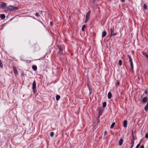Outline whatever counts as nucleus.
I'll return each instance as SVG.
<instances>
[{"mask_svg": "<svg viewBox=\"0 0 148 148\" xmlns=\"http://www.w3.org/2000/svg\"><path fill=\"white\" fill-rule=\"evenodd\" d=\"M134 140H131V144L132 145H134Z\"/></svg>", "mask_w": 148, "mask_h": 148, "instance_id": "27", "label": "nucleus"}, {"mask_svg": "<svg viewBox=\"0 0 148 148\" xmlns=\"http://www.w3.org/2000/svg\"><path fill=\"white\" fill-rule=\"evenodd\" d=\"M36 16H39L40 15H39V14L38 13H36Z\"/></svg>", "mask_w": 148, "mask_h": 148, "instance_id": "30", "label": "nucleus"}, {"mask_svg": "<svg viewBox=\"0 0 148 148\" xmlns=\"http://www.w3.org/2000/svg\"><path fill=\"white\" fill-rule=\"evenodd\" d=\"M145 93H146V94H147V91H145Z\"/></svg>", "mask_w": 148, "mask_h": 148, "instance_id": "43", "label": "nucleus"}, {"mask_svg": "<svg viewBox=\"0 0 148 148\" xmlns=\"http://www.w3.org/2000/svg\"><path fill=\"white\" fill-rule=\"evenodd\" d=\"M6 4L3 2H1L0 4V8H4L6 7Z\"/></svg>", "mask_w": 148, "mask_h": 148, "instance_id": "5", "label": "nucleus"}, {"mask_svg": "<svg viewBox=\"0 0 148 148\" xmlns=\"http://www.w3.org/2000/svg\"><path fill=\"white\" fill-rule=\"evenodd\" d=\"M106 34H107V33H106V32L105 30H104L102 32V37L103 38L104 37H105V36L106 35Z\"/></svg>", "mask_w": 148, "mask_h": 148, "instance_id": "8", "label": "nucleus"}, {"mask_svg": "<svg viewBox=\"0 0 148 148\" xmlns=\"http://www.w3.org/2000/svg\"><path fill=\"white\" fill-rule=\"evenodd\" d=\"M147 58H148V56H147Z\"/></svg>", "mask_w": 148, "mask_h": 148, "instance_id": "46", "label": "nucleus"}, {"mask_svg": "<svg viewBox=\"0 0 148 148\" xmlns=\"http://www.w3.org/2000/svg\"><path fill=\"white\" fill-rule=\"evenodd\" d=\"M58 47L59 49L60 50V51H59V55H60L61 53L62 50L61 46H58Z\"/></svg>", "mask_w": 148, "mask_h": 148, "instance_id": "11", "label": "nucleus"}, {"mask_svg": "<svg viewBox=\"0 0 148 148\" xmlns=\"http://www.w3.org/2000/svg\"><path fill=\"white\" fill-rule=\"evenodd\" d=\"M86 25H83L82 27V31H84V28L86 27Z\"/></svg>", "mask_w": 148, "mask_h": 148, "instance_id": "22", "label": "nucleus"}, {"mask_svg": "<svg viewBox=\"0 0 148 148\" xmlns=\"http://www.w3.org/2000/svg\"><path fill=\"white\" fill-rule=\"evenodd\" d=\"M99 115L98 116V117L99 118L100 117V115L102 114V112L103 111V110H101L100 109H99Z\"/></svg>", "mask_w": 148, "mask_h": 148, "instance_id": "12", "label": "nucleus"}, {"mask_svg": "<svg viewBox=\"0 0 148 148\" xmlns=\"http://www.w3.org/2000/svg\"><path fill=\"white\" fill-rule=\"evenodd\" d=\"M22 75H23V74H22Z\"/></svg>", "mask_w": 148, "mask_h": 148, "instance_id": "48", "label": "nucleus"}, {"mask_svg": "<svg viewBox=\"0 0 148 148\" xmlns=\"http://www.w3.org/2000/svg\"><path fill=\"white\" fill-rule=\"evenodd\" d=\"M119 65L120 66L122 65V61L121 60H120L119 61Z\"/></svg>", "mask_w": 148, "mask_h": 148, "instance_id": "23", "label": "nucleus"}, {"mask_svg": "<svg viewBox=\"0 0 148 148\" xmlns=\"http://www.w3.org/2000/svg\"><path fill=\"white\" fill-rule=\"evenodd\" d=\"M1 17L2 19H3L5 18V16L4 14H2L1 15Z\"/></svg>", "mask_w": 148, "mask_h": 148, "instance_id": "19", "label": "nucleus"}, {"mask_svg": "<svg viewBox=\"0 0 148 148\" xmlns=\"http://www.w3.org/2000/svg\"><path fill=\"white\" fill-rule=\"evenodd\" d=\"M7 8L10 11H14L18 9L17 7H15L12 5H9L7 7Z\"/></svg>", "mask_w": 148, "mask_h": 148, "instance_id": "1", "label": "nucleus"}, {"mask_svg": "<svg viewBox=\"0 0 148 148\" xmlns=\"http://www.w3.org/2000/svg\"><path fill=\"white\" fill-rule=\"evenodd\" d=\"M0 66L1 68L3 67V64L1 62H0Z\"/></svg>", "mask_w": 148, "mask_h": 148, "instance_id": "26", "label": "nucleus"}, {"mask_svg": "<svg viewBox=\"0 0 148 148\" xmlns=\"http://www.w3.org/2000/svg\"><path fill=\"white\" fill-rule=\"evenodd\" d=\"M147 6L145 4H144V8L145 9H147Z\"/></svg>", "mask_w": 148, "mask_h": 148, "instance_id": "25", "label": "nucleus"}, {"mask_svg": "<svg viewBox=\"0 0 148 148\" xmlns=\"http://www.w3.org/2000/svg\"><path fill=\"white\" fill-rule=\"evenodd\" d=\"M106 102H104L103 103V108H105L106 107Z\"/></svg>", "mask_w": 148, "mask_h": 148, "instance_id": "18", "label": "nucleus"}, {"mask_svg": "<svg viewBox=\"0 0 148 148\" xmlns=\"http://www.w3.org/2000/svg\"><path fill=\"white\" fill-rule=\"evenodd\" d=\"M133 145H134L132 144V146H131V147L130 148H132L133 147Z\"/></svg>", "mask_w": 148, "mask_h": 148, "instance_id": "41", "label": "nucleus"}, {"mask_svg": "<svg viewBox=\"0 0 148 148\" xmlns=\"http://www.w3.org/2000/svg\"><path fill=\"white\" fill-rule=\"evenodd\" d=\"M13 68L15 74L16 75H17L18 74V72L17 70L16 69V68L14 66H13Z\"/></svg>", "mask_w": 148, "mask_h": 148, "instance_id": "7", "label": "nucleus"}, {"mask_svg": "<svg viewBox=\"0 0 148 148\" xmlns=\"http://www.w3.org/2000/svg\"><path fill=\"white\" fill-rule=\"evenodd\" d=\"M127 121L125 120L123 122V126L124 127H127Z\"/></svg>", "mask_w": 148, "mask_h": 148, "instance_id": "6", "label": "nucleus"}, {"mask_svg": "<svg viewBox=\"0 0 148 148\" xmlns=\"http://www.w3.org/2000/svg\"><path fill=\"white\" fill-rule=\"evenodd\" d=\"M1 62V61L0 60V62Z\"/></svg>", "mask_w": 148, "mask_h": 148, "instance_id": "45", "label": "nucleus"}, {"mask_svg": "<svg viewBox=\"0 0 148 148\" xmlns=\"http://www.w3.org/2000/svg\"><path fill=\"white\" fill-rule=\"evenodd\" d=\"M115 122L113 123L110 126V128L111 129L113 128L115 125Z\"/></svg>", "mask_w": 148, "mask_h": 148, "instance_id": "17", "label": "nucleus"}, {"mask_svg": "<svg viewBox=\"0 0 148 148\" xmlns=\"http://www.w3.org/2000/svg\"><path fill=\"white\" fill-rule=\"evenodd\" d=\"M60 96L59 95H57L56 96V99L57 100H58L59 99H60Z\"/></svg>", "mask_w": 148, "mask_h": 148, "instance_id": "21", "label": "nucleus"}, {"mask_svg": "<svg viewBox=\"0 0 148 148\" xmlns=\"http://www.w3.org/2000/svg\"><path fill=\"white\" fill-rule=\"evenodd\" d=\"M90 13L91 12L90 11H89L87 13L86 16V20L85 22V23H86L89 19L90 14Z\"/></svg>", "mask_w": 148, "mask_h": 148, "instance_id": "3", "label": "nucleus"}, {"mask_svg": "<svg viewBox=\"0 0 148 148\" xmlns=\"http://www.w3.org/2000/svg\"><path fill=\"white\" fill-rule=\"evenodd\" d=\"M89 90L90 94H91V93L92 92V90H91L90 88H89Z\"/></svg>", "mask_w": 148, "mask_h": 148, "instance_id": "34", "label": "nucleus"}, {"mask_svg": "<svg viewBox=\"0 0 148 148\" xmlns=\"http://www.w3.org/2000/svg\"><path fill=\"white\" fill-rule=\"evenodd\" d=\"M140 146V144H138L136 147V148H138Z\"/></svg>", "mask_w": 148, "mask_h": 148, "instance_id": "31", "label": "nucleus"}, {"mask_svg": "<svg viewBox=\"0 0 148 148\" xmlns=\"http://www.w3.org/2000/svg\"><path fill=\"white\" fill-rule=\"evenodd\" d=\"M36 81L34 80L32 84V88L34 92L35 90L36 89Z\"/></svg>", "mask_w": 148, "mask_h": 148, "instance_id": "4", "label": "nucleus"}, {"mask_svg": "<svg viewBox=\"0 0 148 148\" xmlns=\"http://www.w3.org/2000/svg\"><path fill=\"white\" fill-rule=\"evenodd\" d=\"M121 1L122 2H124L125 1V0H121Z\"/></svg>", "mask_w": 148, "mask_h": 148, "instance_id": "40", "label": "nucleus"}, {"mask_svg": "<svg viewBox=\"0 0 148 148\" xmlns=\"http://www.w3.org/2000/svg\"><path fill=\"white\" fill-rule=\"evenodd\" d=\"M40 12L41 13L42 12V11H41Z\"/></svg>", "mask_w": 148, "mask_h": 148, "instance_id": "44", "label": "nucleus"}, {"mask_svg": "<svg viewBox=\"0 0 148 148\" xmlns=\"http://www.w3.org/2000/svg\"><path fill=\"white\" fill-rule=\"evenodd\" d=\"M120 82L119 81H117V83H116V85H119V84Z\"/></svg>", "mask_w": 148, "mask_h": 148, "instance_id": "33", "label": "nucleus"}, {"mask_svg": "<svg viewBox=\"0 0 148 148\" xmlns=\"http://www.w3.org/2000/svg\"><path fill=\"white\" fill-rule=\"evenodd\" d=\"M32 68L33 69L34 71L36 70L37 69V67L36 66H34V65L33 66H32Z\"/></svg>", "mask_w": 148, "mask_h": 148, "instance_id": "16", "label": "nucleus"}, {"mask_svg": "<svg viewBox=\"0 0 148 148\" xmlns=\"http://www.w3.org/2000/svg\"><path fill=\"white\" fill-rule=\"evenodd\" d=\"M100 108L101 109H102V108Z\"/></svg>", "mask_w": 148, "mask_h": 148, "instance_id": "47", "label": "nucleus"}, {"mask_svg": "<svg viewBox=\"0 0 148 148\" xmlns=\"http://www.w3.org/2000/svg\"><path fill=\"white\" fill-rule=\"evenodd\" d=\"M132 136H133V135H134L133 133V132H132Z\"/></svg>", "mask_w": 148, "mask_h": 148, "instance_id": "42", "label": "nucleus"}, {"mask_svg": "<svg viewBox=\"0 0 148 148\" xmlns=\"http://www.w3.org/2000/svg\"><path fill=\"white\" fill-rule=\"evenodd\" d=\"M140 148H144V146L143 145H141L140 147Z\"/></svg>", "mask_w": 148, "mask_h": 148, "instance_id": "36", "label": "nucleus"}, {"mask_svg": "<svg viewBox=\"0 0 148 148\" xmlns=\"http://www.w3.org/2000/svg\"><path fill=\"white\" fill-rule=\"evenodd\" d=\"M145 137L146 138H148V133H147L146 134L145 136Z\"/></svg>", "mask_w": 148, "mask_h": 148, "instance_id": "28", "label": "nucleus"}, {"mask_svg": "<svg viewBox=\"0 0 148 148\" xmlns=\"http://www.w3.org/2000/svg\"><path fill=\"white\" fill-rule=\"evenodd\" d=\"M111 35L110 37L112 36H114L117 34V32L114 31V26L111 27L110 28Z\"/></svg>", "mask_w": 148, "mask_h": 148, "instance_id": "2", "label": "nucleus"}, {"mask_svg": "<svg viewBox=\"0 0 148 148\" xmlns=\"http://www.w3.org/2000/svg\"><path fill=\"white\" fill-rule=\"evenodd\" d=\"M130 66H131V68L132 69H133V65L132 62H130Z\"/></svg>", "mask_w": 148, "mask_h": 148, "instance_id": "20", "label": "nucleus"}, {"mask_svg": "<svg viewBox=\"0 0 148 148\" xmlns=\"http://www.w3.org/2000/svg\"><path fill=\"white\" fill-rule=\"evenodd\" d=\"M97 0H90V2L92 4H94Z\"/></svg>", "mask_w": 148, "mask_h": 148, "instance_id": "14", "label": "nucleus"}, {"mask_svg": "<svg viewBox=\"0 0 148 148\" xmlns=\"http://www.w3.org/2000/svg\"><path fill=\"white\" fill-rule=\"evenodd\" d=\"M112 94L111 93L109 92L108 94V99H110L112 97Z\"/></svg>", "mask_w": 148, "mask_h": 148, "instance_id": "13", "label": "nucleus"}, {"mask_svg": "<svg viewBox=\"0 0 148 148\" xmlns=\"http://www.w3.org/2000/svg\"><path fill=\"white\" fill-rule=\"evenodd\" d=\"M129 60H130V62H132V59H131V57H130V56H129Z\"/></svg>", "mask_w": 148, "mask_h": 148, "instance_id": "29", "label": "nucleus"}, {"mask_svg": "<svg viewBox=\"0 0 148 148\" xmlns=\"http://www.w3.org/2000/svg\"><path fill=\"white\" fill-rule=\"evenodd\" d=\"M132 140H134V135H133V136H132Z\"/></svg>", "mask_w": 148, "mask_h": 148, "instance_id": "35", "label": "nucleus"}, {"mask_svg": "<svg viewBox=\"0 0 148 148\" xmlns=\"http://www.w3.org/2000/svg\"><path fill=\"white\" fill-rule=\"evenodd\" d=\"M145 110L146 111H147L148 110V101L147 102V103L146 104V105L145 107Z\"/></svg>", "mask_w": 148, "mask_h": 148, "instance_id": "15", "label": "nucleus"}, {"mask_svg": "<svg viewBox=\"0 0 148 148\" xmlns=\"http://www.w3.org/2000/svg\"><path fill=\"white\" fill-rule=\"evenodd\" d=\"M53 22H51L50 23V25L52 26V25H53Z\"/></svg>", "mask_w": 148, "mask_h": 148, "instance_id": "38", "label": "nucleus"}, {"mask_svg": "<svg viewBox=\"0 0 148 148\" xmlns=\"http://www.w3.org/2000/svg\"><path fill=\"white\" fill-rule=\"evenodd\" d=\"M147 97H145L143 99L142 101L144 103H146L147 101Z\"/></svg>", "mask_w": 148, "mask_h": 148, "instance_id": "10", "label": "nucleus"}, {"mask_svg": "<svg viewBox=\"0 0 148 148\" xmlns=\"http://www.w3.org/2000/svg\"><path fill=\"white\" fill-rule=\"evenodd\" d=\"M142 139H141L140 140V143H139V144H140H140H141V143H142Z\"/></svg>", "mask_w": 148, "mask_h": 148, "instance_id": "37", "label": "nucleus"}, {"mask_svg": "<svg viewBox=\"0 0 148 148\" xmlns=\"http://www.w3.org/2000/svg\"><path fill=\"white\" fill-rule=\"evenodd\" d=\"M106 133H107V132L106 131L104 132V135L105 136L106 135Z\"/></svg>", "mask_w": 148, "mask_h": 148, "instance_id": "39", "label": "nucleus"}, {"mask_svg": "<svg viewBox=\"0 0 148 148\" xmlns=\"http://www.w3.org/2000/svg\"><path fill=\"white\" fill-rule=\"evenodd\" d=\"M142 53H143V55H145V56H148V55L147 54L145 53L144 52H143Z\"/></svg>", "mask_w": 148, "mask_h": 148, "instance_id": "32", "label": "nucleus"}, {"mask_svg": "<svg viewBox=\"0 0 148 148\" xmlns=\"http://www.w3.org/2000/svg\"><path fill=\"white\" fill-rule=\"evenodd\" d=\"M123 139L122 138H121L119 141V144L120 145H121L123 144Z\"/></svg>", "mask_w": 148, "mask_h": 148, "instance_id": "9", "label": "nucleus"}, {"mask_svg": "<svg viewBox=\"0 0 148 148\" xmlns=\"http://www.w3.org/2000/svg\"><path fill=\"white\" fill-rule=\"evenodd\" d=\"M50 136L52 137L54 135V133L53 132H51L50 134Z\"/></svg>", "mask_w": 148, "mask_h": 148, "instance_id": "24", "label": "nucleus"}]
</instances>
